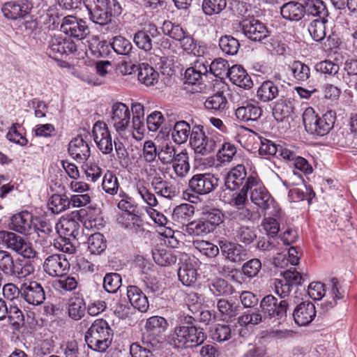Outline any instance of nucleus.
I'll return each mask as SVG.
<instances>
[{
  "instance_id": "79ce46f5",
  "label": "nucleus",
  "mask_w": 357,
  "mask_h": 357,
  "mask_svg": "<svg viewBox=\"0 0 357 357\" xmlns=\"http://www.w3.org/2000/svg\"><path fill=\"white\" fill-rule=\"evenodd\" d=\"M304 13L324 19L328 15V10L321 0H307L305 2Z\"/></svg>"
},
{
  "instance_id": "473e14b6",
  "label": "nucleus",
  "mask_w": 357,
  "mask_h": 357,
  "mask_svg": "<svg viewBox=\"0 0 357 357\" xmlns=\"http://www.w3.org/2000/svg\"><path fill=\"white\" fill-rule=\"evenodd\" d=\"M279 95V89L276 84L271 81L264 82L257 91V98L264 102H270Z\"/></svg>"
},
{
  "instance_id": "4c0bfd02",
  "label": "nucleus",
  "mask_w": 357,
  "mask_h": 357,
  "mask_svg": "<svg viewBox=\"0 0 357 357\" xmlns=\"http://www.w3.org/2000/svg\"><path fill=\"white\" fill-rule=\"evenodd\" d=\"M293 103L289 98H281L275 104L273 114L277 121H282L293 112Z\"/></svg>"
},
{
  "instance_id": "f03ea898",
  "label": "nucleus",
  "mask_w": 357,
  "mask_h": 357,
  "mask_svg": "<svg viewBox=\"0 0 357 357\" xmlns=\"http://www.w3.org/2000/svg\"><path fill=\"white\" fill-rule=\"evenodd\" d=\"M112 329L104 319H96L85 334L88 347L96 351L103 352L111 344Z\"/></svg>"
},
{
  "instance_id": "13d9d810",
  "label": "nucleus",
  "mask_w": 357,
  "mask_h": 357,
  "mask_svg": "<svg viewBox=\"0 0 357 357\" xmlns=\"http://www.w3.org/2000/svg\"><path fill=\"white\" fill-rule=\"evenodd\" d=\"M110 45L116 54L121 55H128L132 49L131 43L122 36L114 37Z\"/></svg>"
},
{
  "instance_id": "bb28decb",
  "label": "nucleus",
  "mask_w": 357,
  "mask_h": 357,
  "mask_svg": "<svg viewBox=\"0 0 357 357\" xmlns=\"http://www.w3.org/2000/svg\"><path fill=\"white\" fill-rule=\"evenodd\" d=\"M245 167L242 165H238L234 167L227 174L225 180L227 188L234 190L241 186L246 177Z\"/></svg>"
},
{
  "instance_id": "c756f323",
  "label": "nucleus",
  "mask_w": 357,
  "mask_h": 357,
  "mask_svg": "<svg viewBox=\"0 0 357 357\" xmlns=\"http://www.w3.org/2000/svg\"><path fill=\"white\" fill-rule=\"evenodd\" d=\"M236 117L243 121H257L262 114L260 107L254 104L248 103L242 105L236 109Z\"/></svg>"
},
{
  "instance_id": "a19ab883",
  "label": "nucleus",
  "mask_w": 357,
  "mask_h": 357,
  "mask_svg": "<svg viewBox=\"0 0 357 357\" xmlns=\"http://www.w3.org/2000/svg\"><path fill=\"white\" fill-rule=\"evenodd\" d=\"M86 310V303L84 298L75 297L70 300L68 315L73 320L78 321L84 317Z\"/></svg>"
},
{
  "instance_id": "052dcab7",
  "label": "nucleus",
  "mask_w": 357,
  "mask_h": 357,
  "mask_svg": "<svg viewBox=\"0 0 357 357\" xmlns=\"http://www.w3.org/2000/svg\"><path fill=\"white\" fill-rule=\"evenodd\" d=\"M227 6L226 0H204L202 10L205 14L212 15L222 11Z\"/></svg>"
},
{
  "instance_id": "f3484780",
  "label": "nucleus",
  "mask_w": 357,
  "mask_h": 357,
  "mask_svg": "<svg viewBox=\"0 0 357 357\" xmlns=\"http://www.w3.org/2000/svg\"><path fill=\"white\" fill-rule=\"evenodd\" d=\"M21 296L29 303L38 305L45 300V290L40 283L30 281L21 287Z\"/></svg>"
},
{
  "instance_id": "2f4dec72",
  "label": "nucleus",
  "mask_w": 357,
  "mask_h": 357,
  "mask_svg": "<svg viewBox=\"0 0 357 357\" xmlns=\"http://www.w3.org/2000/svg\"><path fill=\"white\" fill-rule=\"evenodd\" d=\"M280 13L284 19L298 21L304 15V6L299 3L291 1L281 7Z\"/></svg>"
},
{
  "instance_id": "49530a36",
  "label": "nucleus",
  "mask_w": 357,
  "mask_h": 357,
  "mask_svg": "<svg viewBox=\"0 0 357 357\" xmlns=\"http://www.w3.org/2000/svg\"><path fill=\"white\" fill-rule=\"evenodd\" d=\"M327 22V20L324 19H316L313 20L309 27L308 31L312 38L315 41H321L326 36V27L325 24Z\"/></svg>"
},
{
  "instance_id": "f257e3e1",
  "label": "nucleus",
  "mask_w": 357,
  "mask_h": 357,
  "mask_svg": "<svg viewBox=\"0 0 357 357\" xmlns=\"http://www.w3.org/2000/svg\"><path fill=\"white\" fill-rule=\"evenodd\" d=\"M336 119L335 113L329 111L319 116L312 107H307L303 114L305 130L315 136H325L333 128Z\"/></svg>"
},
{
  "instance_id": "9d476101",
  "label": "nucleus",
  "mask_w": 357,
  "mask_h": 357,
  "mask_svg": "<svg viewBox=\"0 0 357 357\" xmlns=\"http://www.w3.org/2000/svg\"><path fill=\"white\" fill-rule=\"evenodd\" d=\"M111 123L119 133L126 131L130 126V112L122 102H116L112 107Z\"/></svg>"
},
{
  "instance_id": "423d86ee",
  "label": "nucleus",
  "mask_w": 357,
  "mask_h": 357,
  "mask_svg": "<svg viewBox=\"0 0 357 357\" xmlns=\"http://www.w3.org/2000/svg\"><path fill=\"white\" fill-rule=\"evenodd\" d=\"M288 302L286 300L281 301L279 303L278 299L272 295L266 296L260 302L261 312L266 317H276L280 321H283L287 316Z\"/></svg>"
},
{
  "instance_id": "680f3d73",
  "label": "nucleus",
  "mask_w": 357,
  "mask_h": 357,
  "mask_svg": "<svg viewBox=\"0 0 357 357\" xmlns=\"http://www.w3.org/2000/svg\"><path fill=\"white\" fill-rule=\"evenodd\" d=\"M308 195V199L310 200L314 196V192L311 188L302 185L301 187L293 188L289 191V198L295 202L304 200Z\"/></svg>"
},
{
  "instance_id": "69168bd1",
  "label": "nucleus",
  "mask_w": 357,
  "mask_h": 357,
  "mask_svg": "<svg viewBox=\"0 0 357 357\" xmlns=\"http://www.w3.org/2000/svg\"><path fill=\"white\" fill-rule=\"evenodd\" d=\"M121 278L116 273H107L103 279V287L109 293H115L121 287Z\"/></svg>"
},
{
  "instance_id": "37998d69",
  "label": "nucleus",
  "mask_w": 357,
  "mask_h": 357,
  "mask_svg": "<svg viewBox=\"0 0 357 357\" xmlns=\"http://www.w3.org/2000/svg\"><path fill=\"white\" fill-rule=\"evenodd\" d=\"M153 258L160 266H165L174 264L176 261V256L174 252L165 248H156L153 251Z\"/></svg>"
},
{
  "instance_id": "a211bd4d",
  "label": "nucleus",
  "mask_w": 357,
  "mask_h": 357,
  "mask_svg": "<svg viewBox=\"0 0 357 357\" xmlns=\"http://www.w3.org/2000/svg\"><path fill=\"white\" fill-rule=\"evenodd\" d=\"M219 247L226 259L234 264H240L248 259V250L238 243L221 241Z\"/></svg>"
},
{
  "instance_id": "39448f33",
  "label": "nucleus",
  "mask_w": 357,
  "mask_h": 357,
  "mask_svg": "<svg viewBox=\"0 0 357 357\" xmlns=\"http://www.w3.org/2000/svg\"><path fill=\"white\" fill-rule=\"evenodd\" d=\"M0 270L6 275L21 278L29 275L33 268L30 264L22 265L20 261H15L9 252L0 250Z\"/></svg>"
},
{
  "instance_id": "4d7b16f0",
  "label": "nucleus",
  "mask_w": 357,
  "mask_h": 357,
  "mask_svg": "<svg viewBox=\"0 0 357 357\" xmlns=\"http://www.w3.org/2000/svg\"><path fill=\"white\" fill-rule=\"evenodd\" d=\"M176 147L171 143L166 144L158 149V158L163 165H169L176 157Z\"/></svg>"
},
{
  "instance_id": "412c9836",
  "label": "nucleus",
  "mask_w": 357,
  "mask_h": 357,
  "mask_svg": "<svg viewBox=\"0 0 357 357\" xmlns=\"http://www.w3.org/2000/svg\"><path fill=\"white\" fill-rule=\"evenodd\" d=\"M68 153L73 159L79 162L87 160L91 155L88 143L79 137H75L69 143Z\"/></svg>"
},
{
  "instance_id": "5fc2aeb1",
  "label": "nucleus",
  "mask_w": 357,
  "mask_h": 357,
  "mask_svg": "<svg viewBox=\"0 0 357 357\" xmlns=\"http://www.w3.org/2000/svg\"><path fill=\"white\" fill-rule=\"evenodd\" d=\"M350 132L347 131L346 136L341 141L348 146H357V114H352L349 121ZM340 142V141H339Z\"/></svg>"
},
{
  "instance_id": "f8f14e48",
  "label": "nucleus",
  "mask_w": 357,
  "mask_h": 357,
  "mask_svg": "<svg viewBox=\"0 0 357 357\" xmlns=\"http://www.w3.org/2000/svg\"><path fill=\"white\" fill-rule=\"evenodd\" d=\"M190 189L199 195H206L218 186V179L211 174H197L189 181Z\"/></svg>"
},
{
  "instance_id": "09e8293b",
  "label": "nucleus",
  "mask_w": 357,
  "mask_h": 357,
  "mask_svg": "<svg viewBox=\"0 0 357 357\" xmlns=\"http://www.w3.org/2000/svg\"><path fill=\"white\" fill-rule=\"evenodd\" d=\"M227 103L222 93H217L205 100L204 107L207 109L222 112L225 109Z\"/></svg>"
},
{
  "instance_id": "72a5a7b5",
  "label": "nucleus",
  "mask_w": 357,
  "mask_h": 357,
  "mask_svg": "<svg viewBox=\"0 0 357 357\" xmlns=\"http://www.w3.org/2000/svg\"><path fill=\"white\" fill-rule=\"evenodd\" d=\"M171 164H172L174 172L177 176L180 178L185 177L190 169L187 151L183 150L178 153Z\"/></svg>"
},
{
  "instance_id": "8fccbe9b",
  "label": "nucleus",
  "mask_w": 357,
  "mask_h": 357,
  "mask_svg": "<svg viewBox=\"0 0 357 357\" xmlns=\"http://www.w3.org/2000/svg\"><path fill=\"white\" fill-rule=\"evenodd\" d=\"M59 278L60 279L56 280L52 282V286L56 291L63 294L66 291L75 290L77 288L78 282L75 278L70 276Z\"/></svg>"
},
{
  "instance_id": "0e129e2a",
  "label": "nucleus",
  "mask_w": 357,
  "mask_h": 357,
  "mask_svg": "<svg viewBox=\"0 0 357 357\" xmlns=\"http://www.w3.org/2000/svg\"><path fill=\"white\" fill-rule=\"evenodd\" d=\"M229 68H230L228 62L222 58L215 59L209 66L210 73L219 78H223L225 75L227 76Z\"/></svg>"
},
{
  "instance_id": "5701e85b",
  "label": "nucleus",
  "mask_w": 357,
  "mask_h": 357,
  "mask_svg": "<svg viewBox=\"0 0 357 357\" xmlns=\"http://www.w3.org/2000/svg\"><path fill=\"white\" fill-rule=\"evenodd\" d=\"M82 211H73L66 217L61 218L60 224L64 235L73 238H76L79 236L80 225L77 220L79 219Z\"/></svg>"
},
{
  "instance_id": "7ed1b4c3",
  "label": "nucleus",
  "mask_w": 357,
  "mask_h": 357,
  "mask_svg": "<svg viewBox=\"0 0 357 357\" xmlns=\"http://www.w3.org/2000/svg\"><path fill=\"white\" fill-rule=\"evenodd\" d=\"M206 337V335L201 328L180 325L175 328L170 343L177 348L193 347L202 344Z\"/></svg>"
},
{
  "instance_id": "c85d7f7f",
  "label": "nucleus",
  "mask_w": 357,
  "mask_h": 357,
  "mask_svg": "<svg viewBox=\"0 0 357 357\" xmlns=\"http://www.w3.org/2000/svg\"><path fill=\"white\" fill-rule=\"evenodd\" d=\"M167 326L168 324L165 318L159 316L151 317L146 323V333L143 335H149L152 340H156L151 336H159L167 330Z\"/></svg>"
},
{
  "instance_id": "a18cd8bd",
  "label": "nucleus",
  "mask_w": 357,
  "mask_h": 357,
  "mask_svg": "<svg viewBox=\"0 0 357 357\" xmlns=\"http://www.w3.org/2000/svg\"><path fill=\"white\" fill-rule=\"evenodd\" d=\"M107 248L106 240L100 233L91 234L88 238V249L91 254L99 255Z\"/></svg>"
},
{
  "instance_id": "6ab92c4d",
  "label": "nucleus",
  "mask_w": 357,
  "mask_h": 357,
  "mask_svg": "<svg viewBox=\"0 0 357 357\" xmlns=\"http://www.w3.org/2000/svg\"><path fill=\"white\" fill-rule=\"evenodd\" d=\"M197 261L195 259L188 257L178 270V277L185 286L193 285L197 279Z\"/></svg>"
},
{
  "instance_id": "864d4df0",
  "label": "nucleus",
  "mask_w": 357,
  "mask_h": 357,
  "mask_svg": "<svg viewBox=\"0 0 357 357\" xmlns=\"http://www.w3.org/2000/svg\"><path fill=\"white\" fill-rule=\"evenodd\" d=\"M102 188L105 192L109 195H116L119 188V184L116 175L107 171L103 176Z\"/></svg>"
},
{
  "instance_id": "c03bdc74",
  "label": "nucleus",
  "mask_w": 357,
  "mask_h": 357,
  "mask_svg": "<svg viewBox=\"0 0 357 357\" xmlns=\"http://www.w3.org/2000/svg\"><path fill=\"white\" fill-rule=\"evenodd\" d=\"M194 214V207L188 204L177 206L173 211L172 219L178 223H184L189 220Z\"/></svg>"
},
{
  "instance_id": "6e6552de",
  "label": "nucleus",
  "mask_w": 357,
  "mask_h": 357,
  "mask_svg": "<svg viewBox=\"0 0 357 357\" xmlns=\"http://www.w3.org/2000/svg\"><path fill=\"white\" fill-rule=\"evenodd\" d=\"M284 280L275 279L273 284L275 292L281 298L288 296L291 291L292 285H301L304 278L300 273L297 272L294 268L281 273Z\"/></svg>"
},
{
  "instance_id": "774afa93",
  "label": "nucleus",
  "mask_w": 357,
  "mask_h": 357,
  "mask_svg": "<svg viewBox=\"0 0 357 357\" xmlns=\"http://www.w3.org/2000/svg\"><path fill=\"white\" fill-rule=\"evenodd\" d=\"M63 45H65V39L61 37L52 38L47 49V54L50 57L57 59L60 55L65 53Z\"/></svg>"
},
{
  "instance_id": "2eb2a0df",
  "label": "nucleus",
  "mask_w": 357,
  "mask_h": 357,
  "mask_svg": "<svg viewBox=\"0 0 357 357\" xmlns=\"http://www.w3.org/2000/svg\"><path fill=\"white\" fill-rule=\"evenodd\" d=\"M44 271L52 277H63L70 268V264L63 255L49 256L43 264Z\"/></svg>"
},
{
  "instance_id": "de8ad7c7",
  "label": "nucleus",
  "mask_w": 357,
  "mask_h": 357,
  "mask_svg": "<svg viewBox=\"0 0 357 357\" xmlns=\"http://www.w3.org/2000/svg\"><path fill=\"white\" fill-rule=\"evenodd\" d=\"M6 317L13 330L17 331L24 325V314L16 305H10Z\"/></svg>"
},
{
  "instance_id": "0eeeda50",
  "label": "nucleus",
  "mask_w": 357,
  "mask_h": 357,
  "mask_svg": "<svg viewBox=\"0 0 357 357\" xmlns=\"http://www.w3.org/2000/svg\"><path fill=\"white\" fill-rule=\"evenodd\" d=\"M190 143L197 153L207 155L220 146L213 138L208 137L200 128L192 130Z\"/></svg>"
},
{
  "instance_id": "603ef678",
  "label": "nucleus",
  "mask_w": 357,
  "mask_h": 357,
  "mask_svg": "<svg viewBox=\"0 0 357 357\" xmlns=\"http://www.w3.org/2000/svg\"><path fill=\"white\" fill-rule=\"evenodd\" d=\"M219 46L225 54L234 55L238 51L240 43L238 40L231 36H224L219 40Z\"/></svg>"
},
{
  "instance_id": "ea45409f",
  "label": "nucleus",
  "mask_w": 357,
  "mask_h": 357,
  "mask_svg": "<svg viewBox=\"0 0 357 357\" xmlns=\"http://www.w3.org/2000/svg\"><path fill=\"white\" fill-rule=\"evenodd\" d=\"M123 225L125 228L128 229L133 235L142 236L146 232L142 220L135 214H127Z\"/></svg>"
},
{
  "instance_id": "9b49d317",
  "label": "nucleus",
  "mask_w": 357,
  "mask_h": 357,
  "mask_svg": "<svg viewBox=\"0 0 357 357\" xmlns=\"http://www.w3.org/2000/svg\"><path fill=\"white\" fill-rule=\"evenodd\" d=\"M61 31L67 36L79 40L84 38L89 33L85 22L72 15H68L62 20Z\"/></svg>"
},
{
  "instance_id": "f704fd0d",
  "label": "nucleus",
  "mask_w": 357,
  "mask_h": 357,
  "mask_svg": "<svg viewBox=\"0 0 357 357\" xmlns=\"http://www.w3.org/2000/svg\"><path fill=\"white\" fill-rule=\"evenodd\" d=\"M137 77L146 86H153L158 81L159 74L149 64L142 63L139 66Z\"/></svg>"
},
{
  "instance_id": "7c9ffc66",
  "label": "nucleus",
  "mask_w": 357,
  "mask_h": 357,
  "mask_svg": "<svg viewBox=\"0 0 357 357\" xmlns=\"http://www.w3.org/2000/svg\"><path fill=\"white\" fill-rule=\"evenodd\" d=\"M191 133L190 125L185 121H179L175 123L171 135L176 144H182L188 141Z\"/></svg>"
},
{
  "instance_id": "3c124183",
  "label": "nucleus",
  "mask_w": 357,
  "mask_h": 357,
  "mask_svg": "<svg viewBox=\"0 0 357 357\" xmlns=\"http://www.w3.org/2000/svg\"><path fill=\"white\" fill-rule=\"evenodd\" d=\"M137 192L143 202L147 205L146 209L151 210L158 205V202L153 193H152L144 184L137 185Z\"/></svg>"
},
{
  "instance_id": "a878e982",
  "label": "nucleus",
  "mask_w": 357,
  "mask_h": 357,
  "mask_svg": "<svg viewBox=\"0 0 357 357\" xmlns=\"http://www.w3.org/2000/svg\"><path fill=\"white\" fill-rule=\"evenodd\" d=\"M227 77L230 81L241 88H250L252 85L251 78L243 67L234 65L229 68Z\"/></svg>"
},
{
  "instance_id": "1a4fd4ad",
  "label": "nucleus",
  "mask_w": 357,
  "mask_h": 357,
  "mask_svg": "<svg viewBox=\"0 0 357 357\" xmlns=\"http://www.w3.org/2000/svg\"><path fill=\"white\" fill-rule=\"evenodd\" d=\"M93 137L98 149L104 154L113 151V143L107 125L103 121H97L93 127Z\"/></svg>"
},
{
  "instance_id": "20e7f679",
  "label": "nucleus",
  "mask_w": 357,
  "mask_h": 357,
  "mask_svg": "<svg viewBox=\"0 0 357 357\" xmlns=\"http://www.w3.org/2000/svg\"><path fill=\"white\" fill-rule=\"evenodd\" d=\"M245 182L251 202L262 209H267L272 204L273 198L260 180L250 176Z\"/></svg>"
},
{
  "instance_id": "cd10ccee",
  "label": "nucleus",
  "mask_w": 357,
  "mask_h": 357,
  "mask_svg": "<svg viewBox=\"0 0 357 357\" xmlns=\"http://www.w3.org/2000/svg\"><path fill=\"white\" fill-rule=\"evenodd\" d=\"M109 5L104 3L89 10L92 22L100 25H105L111 22L112 13Z\"/></svg>"
},
{
  "instance_id": "b1692460",
  "label": "nucleus",
  "mask_w": 357,
  "mask_h": 357,
  "mask_svg": "<svg viewBox=\"0 0 357 357\" xmlns=\"http://www.w3.org/2000/svg\"><path fill=\"white\" fill-rule=\"evenodd\" d=\"M159 340H151L149 335L142 336V344L132 343L130 345V353L132 357H153L151 349L156 347Z\"/></svg>"
},
{
  "instance_id": "e2e57ef3",
  "label": "nucleus",
  "mask_w": 357,
  "mask_h": 357,
  "mask_svg": "<svg viewBox=\"0 0 357 357\" xmlns=\"http://www.w3.org/2000/svg\"><path fill=\"white\" fill-rule=\"evenodd\" d=\"M291 69L294 78L298 81L305 82L310 77V68L300 61H294L291 66Z\"/></svg>"
},
{
  "instance_id": "dca6fc26",
  "label": "nucleus",
  "mask_w": 357,
  "mask_h": 357,
  "mask_svg": "<svg viewBox=\"0 0 357 357\" xmlns=\"http://www.w3.org/2000/svg\"><path fill=\"white\" fill-rule=\"evenodd\" d=\"M3 238L8 248L24 257L30 259L36 256V252L30 243L26 242L22 236L13 232H7Z\"/></svg>"
},
{
  "instance_id": "6e6d98bb",
  "label": "nucleus",
  "mask_w": 357,
  "mask_h": 357,
  "mask_svg": "<svg viewBox=\"0 0 357 357\" xmlns=\"http://www.w3.org/2000/svg\"><path fill=\"white\" fill-rule=\"evenodd\" d=\"M183 50L189 54L199 56L204 54V50L202 48L195 39L188 33L179 41Z\"/></svg>"
},
{
  "instance_id": "c9c22d12",
  "label": "nucleus",
  "mask_w": 357,
  "mask_h": 357,
  "mask_svg": "<svg viewBox=\"0 0 357 357\" xmlns=\"http://www.w3.org/2000/svg\"><path fill=\"white\" fill-rule=\"evenodd\" d=\"M265 319L266 317L259 309H254L248 310L241 315L238 318V323L241 326H254L263 322Z\"/></svg>"
},
{
  "instance_id": "393cba45",
  "label": "nucleus",
  "mask_w": 357,
  "mask_h": 357,
  "mask_svg": "<svg viewBox=\"0 0 357 357\" xmlns=\"http://www.w3.org/2000/svg\"><path fill=\"white\" fill-rule=\"evenodd\" d=\"M127 296L132 306L142 312H145L149 307L146 295L137 286H129L127 288Z\"/></svg>"
},
{
  "instance_id": "ddd939ff",
  "label": "nucleus",
  "mask_w": 357,
  "mask_h": 357,
  "mask_svg": "<svg viewBox=\"0 0 357 357\" xmlns=\"http://www.w3.org/2000/svg\"><path fill=\"white\" fill-rule=\"evenodd\" d=\"M32 7L28 0L10 1L3 4L1 11L6 18L17 20L27 15Z\"/></svg>"
},
{
  "instance_id": "4468645a",
  "label": "nucleus",
  "mask_w": 357,
  "mask_h": 357,
  "mask_svg": "<svg viewBox=\"0 0 357 357\" xmlns=\"http://www.w3.org/2000/svg\"><path fill=\"white\" fill-rule=\"evenodd\" d=\"M241 26L244 35L253 41H261L269 36L266 26L255 18L243 20Z\"/></svg>"
},
{
  "instance_id": "aec40b11",
  "label": "nucleus",
  "mask_w": 357,
  "mask_h": 357,
  "mask_svg": "<svg viewBox=\"0 0 357 357\" xmlns=\"http://www.w3.org/2000/svg\"><path fill=\"white\" fill-rule=\"evenodd\" d=\"M315 316V306L310 301L302 302L298 305L293 313L294 321L299 326L307 325Z\"/></svg>"
},
{
  "instance_id": "bf43d9fd",
  "label": "nucleus",
  "mask_w": 357,
  "mask_h": 357,
  "mask_svg": "<svg viewBox=\"0 0 357 357\" xmlns=\"http://www.w3.org/2000/svg\"><path fill=\"white\" fill-rule=\"evenodd\" d=\"M162 29L165 35L178 41H180L187 34L181 26L174 24L170 21H165Z\"/></svg>"
},
{
  "instance_id": "4be33fe9",
  "label": "nucleus",
  "mask_w": 357,
  "mask_h": 357,
  "mask_svg": "<svg viewBox=\"0 0 357 357\" xmlns=\"http://www.w3.org/2000/svg\"><path fill=\"white\" fill-rule=\"evenodd\" d=\"M32 219V215L28 211L15 214L10 219L9 228L17 232L27 234L31 229Z\"/></svg>"
},
{
  "instance_id": "e433bc0d",
  "label": "nucleus",
  "mask_w": 357,
  "mask_h": 357,
  "mask_svg": "<svg viewBox=\"0 0 357 357\" xmlns=\"http://www.w3.org/2000/svg\"><path fill=\"white\" fill-rule=\"evenodd\" d=\"M70 201L66 195H52L48 200V208L53 213L59 214L69 208Z\"/></svg>"
},
{
  "instance_id": "58836bf2",
  "label": "nucleus",
  "mask_w": 357,
  "mask_h": 357,
  "mask_svg": "<svg viewBox=\"0 0 357 357\" xmlns=\"http://www.w3.org/2000/svg\"><path fill=\"white\" fill-rule=\"evenodd\" d=\"M188 235L194 236H204L211 232V227L201 218L187 224L183 229Z\"/></svg>"
},
{
  "instance_id": "338daca9",
  "label": "nucleus",
  "mask_w": 357,
  "mask_h": 357,
  "mask_svg": "<svg viewBox=\"0 0 357 357\" xmlns=\"http://www.w3.org/2000/svg\"><path fill=\"white\" fill-rule=\"evenodd\" d=\"M195 247L204 255L209 257H216L220 252L218 246L206 241H196L193 243Z\"/></svg>"
}]
</instances>
